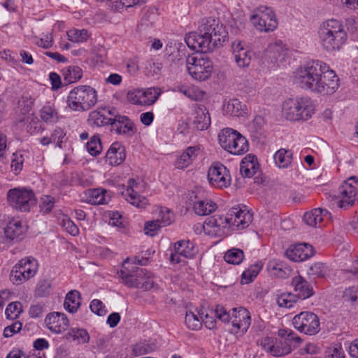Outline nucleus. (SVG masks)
<instances>
[{
    "label": "nucleus",
    "mask_w": 358,
    "mask_h": 358,
    "mask_svg": "<svg viewBox=\"0 0 358 358\" xmlns=\"http://www.w3.org/2000/svg\"><path fill=\"white\" fill-rule=\"evenodd\" d=\"M48 329L53 333L60 334L65 331L69 325L66 315L59 312L48 314L45 319Z\"/></svg>",
    "instance_id": "obj_19"
},
{
    "label": "nucleus",
    "mask_w": 358,
    "mask_h": 358,
    "mask_svg": "<svg viewBox=\"0 0 358 358\" xmlns=\"http://www.w3.org/2000/svg\"><path fill=\"white\" fill-rule=\"evenodd\" d=\"M276 301L280 307L289 308L296 303L297 297L290 292H284L278 296Z\"/></svg>",
    "instance_id": "obj_42"
},
{
    "label": "nucleus",
    "mask_w": 358,
    "mask_h": 358,
    "mask_svg": "<svg viewBox=\"0 0 358 358\" xmlns=\"http://www.w3.org/2000/svg\"><path fill=\"white\" fill-rule=\"evenodd\" d=\"M229 227L233 229H243L247 227L252 220V215L246 209L242 208L233 207L227 213Z\"/></svg>",
    "instance_id": "obj_16"
},
{
    "label": "nucleus",
    "mask_w": 358,
    "mask_h": 358,
    "mask_svg": "<svg viewBox=\"0 0 358 358\" xmlns=\"http://www.w3.org/2000/svg\"><path fill=\"white\" fill-rule=\"evenodd\" d=\"M228 33L218 19L206 17L202 20L197 32H190L185 38L187 46L196 52L207 53L222 45Z\"/></svg>",
    "instance_id": "obj_2"
},
{
    "label": "nucleus",
    "mask_w": 358,
    "mask_h": 358,
    "mask_svg": "<svg viewBox=\"0 0 358 358\" xmlns=\"http://www.w3.org/2000/svg\"><path fill=\"white\" fill-rule=\"evenodd\" d=\"M315 255L312 245L308 243H299L290 245L285 251V256L295 262L306 261Z\"/></svg>",
    "instance_id": "obj_17"
},
{
    "label": "nucleus",
    "mask_w": 358,
    "mask_h": 358,
    "mask_svg": "<svg viewBox=\"0 0 358 358\" xmlns=\"http://www.w3.org/2000/svg\"><path fill=\"white\" fill-rule=\"evenodd\" d=\"M221 147L232 155H241L248 151L249 144L245 136L231 128H225L218 135Z\"/></svg>",
    "instance_id": "obj_8"
},
{
    "label": "nucleus",
    "mask_w": 358,
    "mask_h": 358,
    "mask_svg": "<svg viewBox=\"0 0 358 358\" xmlns=\"http://www.w3.org/2000/svg\"><path fill=\"white\" fill-rule=\"evenodd\" d=\"M216 203L210 200L199 201L194 203V210L199 215H207L215 210Z\"/></svg>",
    "instance_id": "obj_36"
},
{
    "label": "nucleus",
    "mask_w": 358,
    "mask_h": 358,
    "mask_svg": "<svg viewBox=\"0 0 358 358\" xmlns=\"http://www.w3.org/2000/svg\"><path fill=\"white\" fill-rule=\"evenodd\" d=\"M254 27L260 31L268 32L278 27V21L274 11L271 8H259L255 14L250 17Z\"/></svg>",
    "instance_id": "obj_14"
},
{
    "label": "nucleus",
    "mask_w": 358,
    "mask_h": 358,
    "mask_svg": "<svg viewBox=\"0 0 358 358\" xmlns=\"http://www.w3.org/2000/svg\"><path fill=\"white\" fill-rule=\"evenodd\" d=\"M52 288L51 281L47 279L40 280L35 289L36 297H46L50 295Z\"/></svg>",
    "instance_id": "obj_44"
},
{
    "label": "nucleus",
    "mask_w": 358,
    "mask_h": 358,
    "mask_svg": "<svg viewBox=\"0 0 358 358\" xmlns=\"http://www.w3.org/2000/svg\"><path fill=\"white\" fill-rule=\"evenodd\" d=\"M321 211L317 210H312L310 212L306 213L303 217V221L306 224L310 227H317L322 222V218L319 217Z\"/></svg>",
    "instance_id": "obj_46"
},
{
    "label": "nucleus",
    "mask_w": 358,
    "mask_h": 358,
    "mask_svg": "<svg viewBox=\"0 0 358 358\" xmlns=\"http://www.w3.org/2000/svg\"><path fill=\"white\" fill-rule=\"evenodd\" d=\"M228 225L229 226L227 215L224 217L215 215L205 220L203 229L204 230H208L209 233H214L215 235L221 236L225 234V230Z\"/></svg>",
    "instance_id": "obj_20"
},
{
    "label": "nucleus",
    "mask_w": 358,
    "mask_h": 358,
    "mask_svg": "<svg viewBox=\"0 0 358 358\" xmlns=\"http://www.w3.org/2000/svg\"><path fill=\"white\" fill-rule=\"evenodd\" d=\"M338 206L347 209L358 201V178L353 176L344 181L339 187Z\"/></svg>",
    "instance_id": "obj_12"
},
{
    "label": "nucleus",
    "mask_w": 358,
    "mask_h": 358,
    "mask_svg": "<svg viewBox=\"0 0 358 358\" xmlns=\"http://www.w3.org/2000/svg\"><path fill=\"white\" fill-rule=\"evenodd\" d=\"M205 54L201 52L189 57L186 61L189 73L196 80H206L210 78L213 71V62Z\"/></svg>",
    "instance_id": "obj_10"
},
{
    "label": "nucleus",
    "mask_w": 358,
    "mask_h": 358,
    "mask_svg": "<svg viewBox=\"0 0 358 358\" xmlns=\"http://www.w3.org/2000/svg\"><path fill=\"white\" fill-rule=\"evenodd\" d=\"M38 270V262L31 257L22 259L11 270L10 280L13 284L21 285L33 278Z\"/></svg>",
    "instance_id": "obj_11"
},
{
    "label": "nucleus",
    "mask_w": 358,
    "mask_h": 358,
    "mask_svg": "<svg viewBox=\"0 0 358 358\" xmlns=\"http://www.w3.org/2000/svg\"><path fill=\"white\" fill-rule=\"evenodd\" d=\"M139 3V0H119L113 3V7L116 10H120L123 8H130Z\"/></svg>",
    "instance_id": "obj_61"
},
{
    "label": "nucleus",
    "mask_w": 358,
    "mask_h": 358,
    "mask_svg": "<svg viewBox=\"0 0 358 358\" xmlns=\"http://www.w3.org/2000/svg\"><path fill=\"white\" fill-rule=\"evenodd\" d=\"M5 236L10 240L21 239L23 234V229L20 221H10L8 223L4 230Z\"/></svg>",
    "instance_id": "obj_35"
},
{
    "label": "nucleus",
    "mask_w": 358,
    "mask_h": 358,
    "mask_svg": "<svg viewBox=\"0 0 358 358\" xmlns=\"http://www.w3.org/2000/svg\"><path fill=\"white\" fill-rule=\"evenodd\" d=\"M55 199L50 195H43L40 203L41 211L43 213H49L53 208Z\"/></svg>",
    "instance_id": "obj_52"
},
{
    "label": "nucleus",
    "mask_w": 358,
    "mask_h": 358,
    "mask_svg": "<svg viewBox=\"0 0 358 358\" xmlns=\"http://www.w3.org/2000/svg\"><path fill=\"white\" fill-rule=\"evenodd\" d=\"M65 136L66 133L61 127H56L51 134L52 142L55 143L59 148H62L63 138Z\"/></svg>",
    "instance_id": "obj_57"
},
{
    "label": "nucleus",
    "mask_w": 358,
    "mask_h": 358,
    "mask_svg": "<svg viewBox=\"0 0 358 358\" xmlns=\"http://www.w3.org/2000/svg\"><path fill=\"white\" fill-rule=\"evenodd\" d=\"M185 322L187 327L192 330L199 329L202 325L201 319L192 311L186 313Z\"/></svg>",
    "instance_id": "obj_47"
},
{
    "label": "nucleus",
    "mask_w": 358,
    "mask_h": 358,
    "mask_svg": "<svg viewBox=\"0 0 358 358\" xmlns=\"http://www.w3.org/2000/svg\"><path fill=\"white\" fill-rule=\"evenodd\" d=\"M174 250L175 252L172 253L170 257L171 262L174 264L182 262L180 257L192 259L196 253L194 243L185 240L176 242L174 244Z\"/></svg>",
    "instance_id": "obj_18"
},
{
    "label": "nucleus",
    "mask_w": 358,
    "mask_h": 358,
    "mask_svg": "<svg viewBox=\"0 0 358 358\" xmlns=\"http://www.w3.org/2000/svg\"><path fill=\"white\" fill-rule=\"evenodd\" d=\"M231 311L230 313L222 305H217L215 309V316L219 320L224 322H231L234 334L247 331L251 322L249 311L243 307L232 308Z\"/></svg>",
    "instance_id": "obj_7"
},
{
    "label": "nucleus",
    "mask_w": 358,
    "mask_h": 358,
    "mask_svg": "<svg viewBox=\"0 0 358 358\" xmlns=\"http://www.w3.org/2000/svg\"><path fill=\"white\" fill-rule=\"evenodd\" d=\"M161 227H162L158 220L149 221L145 224L144 231L146 235L154 236Z\"/></svg>",
    "instance_id": "obj_53"
},
{
    "label": "nucleus",
    "mask_w": 358,
    "mask_h": 358,
    "mask_svg": "<svg viewBox=\"0 0 358 358\" xmlns=\"http://www.w3.org/2000/svg\"><path fill=\"white\" fill-rule=\"evenodd\" d=\"M292 285L294 287L297 299L302 300L308 299L314 294L313 287L302 276L297 275L292 278Z\"/></svg>",
    "instance_id": "obj_23"
},
{
    "label": "nucleus",
    "mask_w": 358,
    "mask_h": 358,
    "mask_svg": "<svg viewBox=\"0 0 358 358\" xmlns=\"http://www.w3.org/2000/svg\"><path fill=\"white\" fill-rule=\"evenodd\" d=\"M87 150L92 156L99 155L102 150V145L99 135H94L87 142Z\"/></svg>",
    "instance_id": "obj_43"
},
{
    "label": "nucleus",
    "mask_w": 358,
    "mask_h": 358,
    "mask_svg": "<svg viewBox=\"0 0 358 358\" xmlns=\"http://www.w3.org/2000/svg\"><path fill=\"white\" fill-rule=\"evenodd\" d=\"M162 227L170 225L173 221V214L166 208H162L159 215V219Z\"/></svg>",
    "instance_id": "obj_50"
},
{
    "label": "nucleus",
    "mask_w": 358,
    "mask_h": 358,
    "mask_svg": "<svg viewBox=\"0 0 358 358\" xmlns=\"http://www.w3.org/2000/svg\"><path fill=\"white\" fill-rule=\"evenodd\" d=\"M22 304L20 302H12L9 303L5 310L6 318L15 319L22 313Z\"/></svg>",
    "instance_id": "obj_48"
},
{
    "label": "nucleus",
    "mask_w": 358,
    "mask_h": 358,
    "mask_svg": "<svg viewBox=\"0 0 358 358\" xmlns=\"http://www.w3.org/2000/svg\"><path fill=\"white\" fill-rule=\"evenodd\" d=\"M126 280L124 283L129 287L138 288L141 282L139 278L137 277L136 271H135V275L125 274Z\"/></svg>",
    "instance_id": "obj_62"
},
{
    "label": "nucleus",
    "mask_w": 358,
    "mask_h": 358,
    "mask_svg": "<svg viewBox=\"0 0 358 358\" xmlns=\"http://www.w3.org/2000/svg\"><path fill=\"white\" fill-rule=\"evenodd\" d=\"M110 125L113 130L119 134L131 136L136 132V128L131 120L123 115H115L113 117Z\"/></svg>",
    "instance_id": "obj_22"
},
{
    "label": "nucleus",
    "mask_w": 358,
    "mask_h": 358,
    "mask_svg": "<svg viewBox=\"0 0 358 358\" xmlns=\"http://www.w3.org/2000/svg\"><path fill=\"white\" fill-rule=\"evenodd\" d=\"M159 95L158 89L157 88H148L145 91H142V99H144V105H152L153 104Z\"/></svg>",
    "instance_id": "obj_49"
},
{
    "label": "nucleus",
    "mask_w": 358,
    "mask_h": 358,
    "mask_svg": "<svg viewBox=\"0 0 358 358\" xmlns=\"http://www.w3.org/2000/svg\"><path fill=\"white\" fill-rule=\"evenodd\" d=\"M245 106L237 99H231L223 106L224 113L234 117L243 116L245 113Z\"/></svg>",
    "instance_id": "obj_29"
},
{
    "label": "nucleus",
    "mask_w": 358,
    "mask_h": 358,
    "mask_svg": "<svg viewBox=\"0 0 358 358\" xmlns=\"http://www.w3.org/2000/svg\"><path fill=\"white\" fill-rule=\"evenodd\" d=\"M62 72L66 84L76 83L83 77V70L78 66H69L63 69Z\"/></svg>",
    "instance_id": "obj_33"
},
{
    "label": "nucleus",
    "mask_w": 358,
    "mask_h": 358,
    "mask_svg": "<svg viewBox=\"0 0 358 358\" xmlns=\"http://www.w3.org/2000/svg\"><path fill=\"white\" fill-rule=\"evenodd\" d=\"M244 258L243 251L238 248H231L227 251L224 255V260L231 264H240Z\"/></svg>",
    "instance_id": "obj_39"
},
{
    "label": "nucleus",
    "mask_w": 358,
    "mask_h": 358,
    "mask_svg": "<svg viewBox=\"0 0 358 358\" xmlns=\"http://www.w3.org/2000/svg\"><path fill=\"white\" fill-rule=\"evenodd\" d=\"M234 60L240 68L248 67L250 62L252 52L245 48L241 41H235L231 44Z\"/></svg>",
    "instance_id": "obj_21"
},
{
    "label": "nucleus",
    "mask_w": 358,
    "mask_h": 358,
    "mask_svg": "<svg viewBox=\"0 0 358 358\" xmlns=\"http://www.w3.org/2000/svg\"><path fill=\"white\" fill-rule=\"evenodd\" d=\"M97 103V92L89 85H80L73 88L67 97V104L73 111H87Z\"/></svg>",
    "instance_id": "obj_6"
},
{
    "label": "nucleus",
    "mask_w": 358,
    "mask_h": 358,
    "mask_svg": "<svg viewBox=\"0 0 358 358\" xmlns=\"http://www.w3.org/2000/svg\"><path fill=\"white\" fill-rule=\"evenodd\" d=\"M278 336L280 340L273 339L266 337L262 344L265 350H269L271 354L275 357H281L288 355L292 352V344L296 345L301 343V338L294 331L289 329H281L278 330Z\"/></svg>",
    "instance_id": "obj_5"
},
{
    "label": "nucleus",
    "mask_w": 358,
    "mask_h": 358,
    "mask_svg": "<svg viewBox=\"0 0 358 358\" xmlns=\"http://www.w3.org/2000/svg\"><path fill=\"white\" fill-rule=\"evenodd\" d=\"M122 195L129 203L136 208L143 209L149 204L147 198L140 195L134 189L127 188Z\"/></svg>",
    "instance_id": "obj_28"
},
{
    "label": "nucleus",
    "mask_w": 358,
    "mask_h": 358,
    "mask_svg": "<svg viewBox=\"0 0 358 358\" xmlns=\"http://www.w3.org/2000/svg\"><path fill=\"white\" fill-rule=\"evenodd\" d=\"M66 338H72L73 341H77L79 343H86L90 341V335L84 329L72 328L66 335Z\"/></svg>",
    "instance_id": "obj_41"
},
{
    "label": "nucleus",
    "mask_w": 358,
    "mask_h": 358,
    "mask_svg": "<svg viewBox=\"0 0 358 358\" xmlns=\"http://www.w3.org/2000/svg\"><path fill=\"white\" fill-rule=\"evenodd\" d=\"M322 47L327 51L339 50L347 40V33L342 23L331 19L323 23L319 30Z\"/></svg>",
    "instance_id": "obj_3"
},
{
    "label": "nucleus",
    "mask_w": 358,
    "mask_h": 358,
    "mask_svg": "<svg viewBox=\"0 0 358 358\" xmlns=\"http://www.w3.org/2000/svg\"><path fill=\"white\" fill-rule=\"evenodd\" d=\"M44 307L45 304L42 303L33 304L30 306V308L29 310V315L32 318L40 317L43 315Z\"/></svg>",
    "instance_id": "obj_60"
},
{
    "label": "nucleus",
    "mask_w": 358,
    "mask_h": 358,
    "mask_svg": "<svg viewBox=\"0 0 358 358\" xmlns=\"http://www.w3.org/2000/svg\"><path fill=\"white\" fill-rule=\"evenodd\" d=\"M145 69L151 75L158 74L161 71L162 64L153 59H149L145 64Z\"/></svg>",
    "instance_id": "obj_59"
},
{
    "label": "nucleus",
    "mask_w": 358,
    "mask_h": 358,
    "mask_svg": "<svg viewBox=\"0 0 358 358\" xmlns=\"http://www.w3.org/2000/svg\"><path fill=\"white\" fill-rule=\"evenodd\" d=\"M258 170L259 164L255 155H248L242 159L240 165V173L242 177L252 178Z\"/></svg>",
    "instance_id": "obj_25"
},
{
    "label": "nucleus",
    "mask_w": 358,
    "mask_h": 358,
    "mask_svg": "<svg viewBox=\"0 0 358 358\" xmlns=\"http://www.w3.org/2000/svg\"><path fill=\"white\" fill-rule=\"evenodd\" d=\"M276 166L280 169L287 168L292 163V152L289 150L280 148L273 156Z\"/></svg>",
    "instance_id": "obj_31"
},
{
    "label": "nucleus",
    "mask_w": 358,
    "mask_h": 358,
    "mask_svg": "<svg viewBox=\"0 0 358 358\" xmlns=\"http://www.w3.org/2000/svg\"><path fill=\"white\" fill-rule=\"evenodd\" d=\"M90 310L92 313L99 316H103L106 313V310L102 301L99 299H94L90 305Z\"/></svg>",
    "instance_id": "obj_56"
},
{
    "label": "nucleus",
    "mask_w": 358,
    "mask_h": 358,
    "mask_svg": "<svg viewBox=\"0 0 358 358\" xmlns=\"http://www.w3.org/2000/svg\"><path fill=\"white\" fill-rule=\"evenodd\" d=\"M124 148L118 142L113 143L106 155V161L113 166L121 164L125 159Z\"/></svg>",
    "instance_id": "obj_24"
},
{
    "label": "nucleus",
    "mask_w": 358,
    "mask_h": 358,
    "mask_svg": "<svg viewBox=\"0 0 358 358\" xmlns=\"http://www.w3.org/2000/svg\"><path fill=\"white\" fill-rule=\"evenodd\" d=\"M63 226L67 232L72 236H75L79 233L78 227L70 219L64 220Z\"/></svg>",
    "instance_id": "obj_63"
},
{
    "label": "nucleus",
    "mask_w": 358,
    "mask_h": 358,
    "mask_svg": "<svg viewBox=\"0 0 358 358\" xmlns=\"http://www.w3.org/2000/svg\"><path fill=\"white\" fill-rule=\"evenodd\" d=\"M22 327V324L19 322H15L12 324L6 327L3 330V336L6 338L11 337L13 334L19 332Z\"/></svg>",
    "instance_id": "obj_58"
},
{
    "label": "nucleus",
    "mask_w": 358,
    "mask_h": 358,
    "mask_svg": "<svg viewBox=\"0 0 358 358\" xmlns=\"http://www.w3.org/2000/svg\"><path fill=\"white\" fill-rule=\"evenodd\" d=\"M153 350V345L146 342H141L138 344H136L133 349V351L136 356L148 354Z\"/></svg>",
    "instance_id": "obj_54"
},
{
    "label": "nucleus",
    "mask_w": 358,
    "mask_h": 358,
    "mask_svg": "<svg viewBox=\"0 0 358 358\" xmlns=\"http://www.w3.org/2000/svg\"><path fill=\"white\" fill-rule=\"evenodd\" d=\"M327 266L322 262L313 264L308 269L307 274L310 279L324 278L329 274Z\"/></svg>",
    "instance_id": "obj_34"
},
{
    "label": "nucleus",
    "mask_w": 358,
    "mask_h": 358,
    "mask_svg": "<svg viewBox=\"0 0 358 358\" xmlns=\"http://www.w3.org/2000/svg\"><path fill=\"white\" fill-rule=\"evenodd\" d=\"M69 39L76 43H83L88 38V33L86 29H76L68 33Z\"/></svg>",
    "instance_id": "obj_51"
},
{
    "label": "nucleus",
    "mask_w": 358,
    "mask_h": 358,
    "mask_svg": "<svg viewBox=\"0 0 358 358\" xmlns=\"http://www.w3.org/2000/svg\"><path fill=\"white\" fill-rule=\"evenodd\" d=\"M41 117L46 122H54L58 120V113L52 106L47 105L41 110Z\"/></svg>",
    "instance_id": "obj_45"
},
{
    "label": "nucleus",
    "mask_w": 358,
    "mask_h": 358,
    "mask_svg": "<svg viewBox=\"0 0 358 358\" xmlns=\"http://www.w3.org/2000/svg\"><path fill=\"white\" fill-rule=\"evenodd\" d=\"M193 125L199 131L207 129L210 124V117L207 109L203 106L197 108L195 112Z\"/></svg>",
    "instance_id": "obj_27"
},
{
    "label": "nucleus",
    "mask_w": 358,
    "mask_h": 358,
    "mask_svg": "<svg viewBox=\"0 0 358 358\" xmlns=\"http://www.w3.org/2000/svg\"><path fill=\"white\" fill-rule=\"evenodd\" d=\"M142 90H137L134 91H129L127 94V100L133 103L136 105H144V99H142Z\"/></svg>",
    "instance_id": "obj_55"
},
{
    "label": "nucleus",
    "mask_w": 358,
    "mask_h": 358,
    "mask_svg": "<svg viewBox=\"0 0 358 358\" xmlns=\"http://www.w3.org/2000/svg\"><path fill=\"white\" fill-rule=\"evenodd\" d=\"M49 78L53 90H57L62 87V80L59 74L55 72H51L49 75Z\"/></svg>",
    "instance_id": "obj_64"
},
{
    "label": "nucleus",
    "mask_w": 358,
    "mask_h": 358,
    "mask_svg": "<svg viewBox=\"0 0 358 358\" xmlns=\"http://www.w3.org/2000/svg\"><path fill=\"white\" fill-rule=\"evenodd\" d=\"M283 116L290 121L307 120L315 113V105L308 96H297L285 100L282 106Z\"/></svg>",
    "instance_id": "obj_4"
},
{
    "label": "nucleus",
    "mask_w": 358,
    "mask_h": 358,
    "mask_svg": "<svg viewBox=\"0 0 358 358\" xmlns=\"http://www.w3.org/2000/svg\"><path fill=\"white\" fill-rule=\"evenodd\" d=\"M199 152L200 149L198 147L187 148L175 162V166L179 169L187 167L196 159Z\"/></svg>",
    "instance_id": "obj_26"
},
{
    "label": "nucleus",
    "mask_w": 358,
    "mask_h": 358,
    "mask_svg": "<svg viewBox=\"0 0 358 358\" xmlns=\"http://www.w3.org/2000/svg\"><path fill=\"white\" fill-rule=\"evenodd\" d=\"M106 193L107 191L104 189H90L89 192L90 202L95 205L107 203L109 199L106 196Z\"/></svg>",
    "instance_id": "obj_38"
},
{
    "label": "nucleus",
    "mask_w": 358,
    "mask_h": 358,
    "mask_svg": "<svg viewBox=\"0 0 358 358\" xmlns=\"http://www.w3.org/2000/svg\"><path fill=\"white\" fill-rule=\"evenodd\" d=\"M136 275L141 282L138 286L139 289L143 291H148L154 287L155 282L152 280L153 275L151 272L147 271L145 268H137Z\"/></svg>",
    "instance_id": "obj_32"
},
{
    "label": "nucleus",
    "mask_w": 358,
    "mask_h": 358,
    "mask_svg": "<svg viewBox=\"0 0 358 358\" xmlns=\"http://www.w3.org/2000/svg\"><path fill=\"white\" fill-rule=\"evenodd\" d=\"M292 324L296 329L308 335H315L320 331V320L312 312L305 311L295 315Z\"/></svg>",
    "instance_id": "obj_13"
},
{
    "label": "nucleus",
    "mask_w": 358,
    "mask_h": 358,
    "mask_svg": "<svg viewBox=\"0 0 358 358\" xmlns=\"http://www.w3.org/2000/svg\"><path fill=\"white\" fill-rule=\"evenodd\" d=\"M262 269V264L257 263L251 265L247 270L243 271L241 282L243 285L251 282L259 274Z\"/></svg>",
    "instance_id": "obj_40"
},
{
    "label": "nucleus",
    "mask_w": 358,
    "mask_h": 358,
    "mask_svg": "<svg viewBox=\"0 0 358 358\" xmlns=\"http://www.w3.org/2000/svg\"><path fill=\"white\" fill-rule=\"evenodd\" d=\"M7 201L13 209L20 212H29L36 205V198L34 191L25 187L13 188L7 193Z\"/></svg>",
    "instance_id": "obj_9"
},
{
    "label": "nucleus",
    "mask_w": 358,
    "mask_h": 358,
    "mask_svg": "<svg viewBox=\"0 0 358 358\" xmlns=\"http://www.w3.org/2000/svg\"><path fill=\"white\" fill-rule=\"evenodd\" d=\"M81 303L80 294L77 290H71L67 293L64 303V308L71 313L77 312Z\"/></svg>",
    "instance_id": "obj_30"
},
{
    "label": "nucleus",
    "mask_w": 358,
    "mask_h": 358,
    "mask_svg": "<svg viewBox=\"0 0 358 358\" xmlns=\"http://www.w3.org/2000/svg\"><path fill=\"white\" fill-rule=\"evenodd\" d=\"M294 83L301 89L322 95L334 94L339 87V78L329 66L319 60L308 61L294 72Z\"/></svg>",
    "instance_id": "obj_1"
},
{
    "label": "nucleus",
    "mask_w": 358,
    "mask_h": 358,
    "mask_svg": "<svg viewBox=\"0 0 358 358\" xmlns=\"http://www.w3.org/2000/svg\"><path fill=\"white\" fill-rule=\"evenodd\" d=\"M90 120L93 124L97 127H103L105 125L110 124L113 117H106L105 113L101 109L92 111L90 113Z\"/></svg>",
    "instance_id": "obj_37"
},
{
    "label": "nucleus",
    "mask_w": 358,
    "mask_h": 358,
    "mask_svg": "<svg viewBox=\"0 0 358 358\" xmlns=\"http://www.w3.org/2000/svg\"><path fill=\"white\" fill-rule=\"evenodd\" d=\"M208 179L210 184L216 188L227 187L231 183L229 171L223 164L215 162L209 168Z\"/></svg>",
    "instance_id": "obj_15"
}]
</instances>
